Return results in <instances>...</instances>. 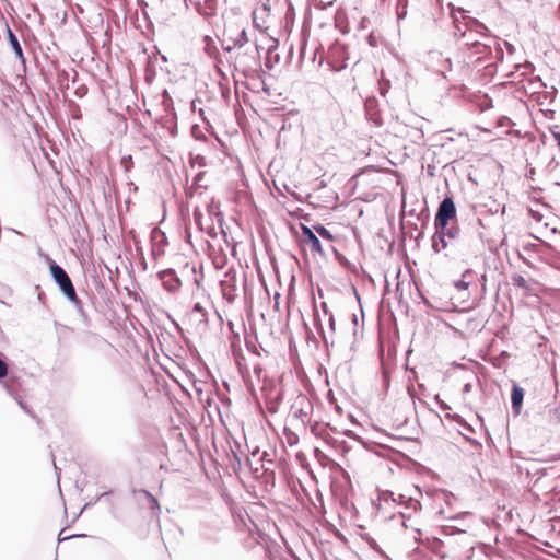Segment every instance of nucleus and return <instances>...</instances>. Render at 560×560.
<instances>
[{"label": "nucleus", "mask_w": 560, "mask_h": 560, "mask_svg": "<svg viewBox=\"0 0 560 560\" xmlns=\"http://www.w3.org/2000/svg\"><path fill=\"white\" fill-rule=\"evenodd\" d=\"M65 529H62L60 533H59V536H58V540L59 541H65V540H68L70 538H73V537H79V535H71V536H65L62 535Z\"/></svg>", "instance_id": "2f4dec72"}, {"label": "nucleus", "mask_w": 560, "mask_h": 560, "mask_svg": "<svg viewBox=\"0 0 560 560\" xmlns=\"http://www.w3.org/2000/svg\"><path fill=\"white\" fill-rule=\"evenodd\" d=\"M209 213L210 215H213L217 220V222L219 223L220 228H221V232L225 234L224 230H223V214L220 212V211H214L212 208L209 210Z\"/></svg>", "instance_id": "412c9836"}, {"label": "nucleus", "mask_w": 560, "mask_h": 560, "mask_svg": "<svg viewBox=\"0 0 560 560\" xmlns=\"http://www.w3.org/2000/svg\"><path fill=\"white\" fill-rule=\"evenodd\" d=\"M455 285H456V288H458V289H460V290H462V289H466L468 284H467L465 281L459 280V281H457V282L455 283Z\"/></svg>", "instance_id": "72a5a7b5"}, {"label": "nucleus", "mask_w": 560, "mask_h": 560, "mask_svg": "<svg viewBox=\"0 0 560 560\" xmlns=\"http://www.w3.org/2000/svg\"><path fill=\"white\" fill-rule=\"evenodd\" d=\"M398 514L401 518V525L404 527H408L407 521H412V516H416L418 512H413L412 510H405L404 508H400L398 511Z\"/></svg>", "instance_id": "a211bd4d"}, {"label": "nucleus", "mask_w": 560, "mask_h": 560, "mask_svg": "<svg viewBox=\"0 0 560 560\" xmlns=\"http://www.w3.org/2000/svg\"><path fill=\"white\" fill-rule=\"evenodd\" d=\"M322 308L325 313V315H329V314H332L331 312L328 311V307H327V304L325 302L322 303Z\"/></svg>", "instance_id": "c9c22d12"}, {"label": "nucleus", "mask_w": 560, "mask_h": 560, "mask_svg": "<svg viewBox=\"0 0 560 560\" xmlns=\"http://www.w3.org/2000/svg\"><path fill=\"white\" fill-rule=\"evenodd\" d=\"M489 107V104L487 102L479 105L480 112H485Z\"/></svg>", "instance_id": "58836bf2"}, {"label": "nucleus", "mask_w": 560, "mask_h": 560, "mask_svg": "<svg viewBox=\"0 0 560 560\" xmlns=\"http://www.w3.org/2000/svg\"><path fill=\"white\" fill-rule=\"evenodd\" d=\"M8 39L11 48L13 49L15 57L22 61V63H25V58L23 54L22 46L16 37V35L11 31V28H8Z\"/></svg>", "instance_id": "9b49d317"}, {"label": "nucleus", "mask_w": 560, "mask_h": 560, "mask_svg": "<svg viewBox=\"0 0 560 560\" xmlns=\"http://www.w3.org/2000/svg\"><path fill=\"white\" fill-rule=\"evenodd\" d=\"M556 411H557V412H560V409H557Z\"/></svg>", "instance_id": "de8ad7c7"}, {"label": "nucleus", "mask_w": 560, "mask_h": 560, "mask_svg": "<svg viewBox=\"0 0 560 560\" xmlns=\"http://www.w3.org/2000/svg\"><path fill=\"white\" fill-rule=\"evenodd\" d=\"M524 397V389L520 387L518 385L514 384L512 388V395H511V401L512 407L516 413L520 412V409L522 407V401Z\"/></svg>", "instance_id": "f8f14e48"}, {"label": "nucleus", "mask_w": 560, "mask_h": 560, "mask_svg": "<svg viewBox=\"0 0 560 560\" xmlns=\"http://www.w3.org/2000/svg\"><path fill=\"white\" fill-rule=\"evenodd\" d=\"M253 371H254V374L256 375V377L258 380H260L261 373L264 372L262 366L260 364H256V365H254Z\"/></svg>", "instance_id": "cd10ccee"}, {"label": "nucleus", "mask_w": 560, "mask_h": 560, "mask_svg": "<svg viewBox=\"0 0 560 560\" xmlns=\"http://www.w3.org/2000/svg\"><path fill=\"white\" fill-rule=\"evenodd\" d=\"M121 165L124 166L126 172H129L133 165L131 155L124 156L121 159Z\"/></svg>", "instance_id": "5701e85b"}, {"label": "nucleus", "mask_w": 560, "mask_h": 560, "mask_svg": "<svg viewBox=\"0 0 560 560\" xmlns=\"http://www.w3.org/2000/svg\"><path fill=\"white\" fill-rule=\"evenodd\" d=\"M49 269L54 281L59 287L63 295L72 303L77 312L82 317L86 318V313L83 308V303L78 298L72 280L70 279L66 270L61 266H59L55 260H50Z\"/></svg>", "instance_id": "7ed1b4c3"}, {"label": "nucleus", "mask_w": 560, "mask_h": 560, "mask_svg": "<svg viewBox=\"0 0 560 560\" xmlns=\"http://www.w3.org/2000/svg\"><path fill=\"white\" fill-rule=\"evenodd\" d=\"M301 230H302L301 243L304 245H308L313 253H318V254L323 255L324 252H323L320 241H319L318 236L315 234V232L313 231V229H311L304 224H301Z\"/></svg>", "instance_id": "0eeeda50"}, {"label": "nucleus", "mask_w": 560, "mask_h": 560, "mask_svg": "<svg viewBox=\"0 0 560 560\" xmlns=\"http://www.w3.org/2000/svg\"><path fill=\"white\" fill-rule=\"evenodd\" d=\"M202 218H203V215L201 214V212L196 209L194 211V220H195L196 224L199 226L200 230H203Z\"/></svg>", "instance_id": "393cba45"}, {"label": "nucleus", "mask_w": 560, "mask_h": 560, "mask_svg": "<svg viewBox=\"0 0 560 560\" xmlns=\"http://www.w3.org/2000/svg\"><path fill=\"white\" fill-rule=\"evenodd\" d=\"M9 373L7 362L0 357V380L4 378Z\"/></svg>", "instance_id": "b1692460"}, {"label": "nucleus", "mask_w": 560, "mask_h": 560, "mask_svg": "<svg viewBox=\"0 0 560 560\" xmlns=\"http://www.w3.org/2000/svg\"><path fill=\"white\" fill-rule=\"evenodd\" d=\"M224 298H225L228 301H230V302H232V301L234 300V296H233L232 292H229V293H228V292H224Z\"/></svg>", "instance_id": "e433bc0d"}, {"label": "nucleus", "mask_w": 560, "mask_h": 560, "mask_svg": "<svg viewBox=\"0 0 560 560\" xmlns=\"http://www.w3.org/2000/svg\"><path fill=\"white\" fill-rule=\"evenodd\" d=\"M393 504L404 508L405 510H412L413 512H419L421 510V503L418 500L401 493L396 494Z\"/></svg>", "instance_id": "9d476101"}, {"label": "nucleus", "mask_w": 560, "mask_h": 560, "mask_svg": "<svg viewBox=\"0 0 560 560\" xmlns=\"http://www.w3.org/2000/svg\"><path fill=\"white\" fill-rule=\"evenodd\" d=\"M494 45H495V58L498 60H500L501 62L503 61V58H504L503 47L506 49L509 56H511L514 51V47L511 44H509L506 40L498 39V40H495Z\"/></svg>", "instance_id": "4468645a"}, {"label": "nucleus", "mask_w": 560, "mask_h": 560, "mask_svg": "<svg viewBox=\"0 0 560 560\" xmlns=\"http://www.w3.org/2000/svg\"><path fill=\"white\" fill-rule=\"evenodd\" d=\"M395 498H396V493L388 491V490L382 491L378 495L380 501L387 503V504L393 503L395 501Z\"/></svg>", "instance_id": "6ab92c4d"}, {"label": "nucleus", "mask_w": 560, "mask_h": 560, "mask_svg": "<svg viewBox=\"0 0 560 560\" xmlns=\"http://www.w3.org/2000/svg\"><path fill=\"white\" fill-rule=\"evenodd\" d=\"M514 284L521 288H527L526 280L522 276H515L513 278Z\"/></svg>", "instance_id": "a878e982"}, {"label": "nucleus", "mask_w": 560, "mask_h": 560, "mask_svg": "<svg viewBox=\"0 0 560 560\" xmlns=\"http://www.w3.org/2000/svg\"><path fill=\"white\" fill-rule=\"evenodd\" d=\"M345 68H346V65H342V66H340V67H331V70H332V71H340V70H342V69H345Z\"/></svg>", "instance_id": "a19ab883"}, {"label": "nucleus", "mask_w": 560, "mask_h": 560, "mask_svg": "<svg viewBox=\"0 0 560 560\" xmlns=\"http://www.w3.org/2000/svg\"><path fill=\"white\" fill-rule=\"evenodd\" d=\"M551 136L560 149V131L551 130Z\"/></svg>", "instance_id": "c756f323"}, {"label": "nucleus", "mask_w": 560, "mask_h": 560, "mask_svg": "<svg viewBox=\"0 0 560 560\" xmlns=\"http://www.w3.org/2000/svg\"><path fill=\"white\" fill-rule=\"evenodd\" d=\"M456 218V207L451 197H445L439 205L438 212L434 218V223L441 228Z\"/></svg>", "instance_id": "39448f33"}, {"label": "nucleus", "mask_w": 560, "mask_h": 560, "mask_svg": "<svg viewBox=\"0 0 560 560\" xmlns=\"http://www.w3.org/2000/svg\"><path fill=\"white\" fill-rule=\"evenodd\" d=\"M312 229L315 232V234L317 236L322 237L323 240H326V241H329V242L334 241V235L324 225L315 224Z\"/></svg>", "instance_id": "dca6fc26"}, {"label": "nucleus", "mask_w": 560, "mask_h": 560, "mask_svg": "<svg viewBox=\"0 0 560 560\" xmlns=\"http://www.w3.org/2000/svg\"><path fill=\"white\" fill-rule=\"evenodd\" d=\"M153 235V238H158V236H161V243L162 244H165L166 243V236L163 232H161L160 230L155 229L152 233Z\"/></svg>", "instance_id": "bb28decb"}, {"label": "nucleus", "mask_w": 560, "mask_h": 560, "mask_svg": "<svg viewBox=\"0 0 560 560\" xmlns=\"http://www.w3.org/2000/svg\"><path fill=\"white\" fill-rule=\"evenodd\" d=\"M435 400L440 404L441 408H443V409H445V410H446V409H450V407H448L445 402H443V401H441V400L439 399V396H435Z\"/></svg>", "instance_id": "f704fd0d"}, {"label": "nucleus", "mask_w": 560, "mask_h": 560, "mask_svg": "<svg viewBox=\"0 0 560 560\" xmlns=\"http://www.w3.org/2000/svg\"><path fill=\"white\" fill-rule=\"evenodd\" d=\"M328 326H329V329L331 332L335 331V318H334V314H329L328 315Z\"/></svg>", "instance_id": "c85d7f7f"}, {"label": "nucleus", "mask_w": 560, "mask_h": 560, "mask_svg": "<svg viewBox=\"0 0 560 560\" xmlns=\"http://www.w3.org/2000/svg\"><path fill=\"white\" fill-rule=\"evenodd\" d=\"M158 277L162 281L163 288L170 293L177 292L182 285L180 279L172 268L159 271Z\"/></svg>", "instance_id": "423d86ee"}, {"label": "nucleus", "mask_w": 560, "mask_h": 560, "mask_svg": "<svg viewBox=\"0 0 560 560\" xmlns=\"http://www.w3.org/2000/svg\"><path fill=\"white\" fill-rule=\"evenodd\" d=\"M494 129L495 138H492V143L497 153L506 158L513 156L525 132L516 128V122L508 116L499 117Z\"/></svg>", "instance_id": "f03ea898"}, {"label": "nucleus", "mask_w": 560, "mask_h": 560, "mask_svg": "<svg viewBox=\"0 0 560 560\" xmlns=\"http://www.w3.org/2000/svg\"><path fill=\"white\" fill-rule=\"evenodd\" d=\"M434 235L432 236V249L440 253L451 245L459 236V228L455 224L447 222L442 228L440 224L434 223Z\"/></svg>", "instance_id": "20e7f679"}, {"label": "nucleus", "mask_w": 560, "mask_h": 560, "mask_svg": "<svg viewBox=\"0 0 560 560\" xmlns=\"http://www.w3.org/2000/svg\"><path fill=\"white\" fill-rule=\"evenodd\" d=\"M279 43L275 38L269 39V45L266 49L265 66L271 70L280 62V55L278 52Z\"/></svg>", "instance_id": "1a4fd4ad"}, {"label": "nucleus", "mask_w": 560, "mask_h": 560, "mask_svg": "<svg viewBox=\"0 0 560 560\" xmlns=\"http://www.w3.org/2000/svg\"><path fill=\"white\" fill-rule=\"evenodd\" d=\"M318 330H319V334L322 335L323 340H324L325 342H327V339H326V336H325V334H324L323 329L318 327Z\"/></svg>", "instance_id": "79ce46f5"}, {"label": "nucleus", "mask_w": 560, "mask_h": 560, "mask_svg": "<svg viewBox=\"0 0 560 560\" xmlns=\"http://www.w3.org/2000/svg\"><path fill=\"white\" fill-rule=\"evenodd\" d=\"M475 214H476V222L477 224L485 229L488 223V210L486 209V205H475L474 206Z\"/></svg>", "instance_id": "ddd939ff"}, {"label": "nucleus", "mask_w": 560, "mask_h": 560, "mask_svg": "<svg viewBox=\"0 0 560 560\" xmlns=\"http://www.w3.org/2000/svg\"><path fill=\"white\" fill-rule=\"evenodd\" d=\"M139 494L145 498L149 508L153 511L154 514L158 515L160 513V505L158 499L151 492L144 489L140 490Z\"/></svg>", "instance_id": "2eb2a0df"}, {"label": "nucleus", "mask_w": 560, "mask_h": 560, "mask_svg": "<svg viewBox=\"0 0 560 560\" xmlns=\"http://www.w3.org/2000/svg\"><path fill=\"white\" fill-rule=\"evenodd\" d=\"M371 547L377 552H382L381 549L376 546V544H371Z\"/></svg>", "instance_id": "c03bdc74"}, {"label": "nucleus", "mask_w": 560, "mask_h": 560, "mask_svg": "<svg viewBox=\"0 0 560 560\" xmlns=\"http://www.w3.org/2000/svg\"><path fill=\"white\" fill-rule=\"evenodd\" d=\"M407 524H408L407 528H410L415 533L413 539L416 541H418L421 537V529L419 528L420 522H419L418 517L412 516V521H407Z\"/></svg>", "instance_id": "f3484780"}, {"label": "nucleus", "mask_w": 560, "mask_h": 560, "mask_svg": "<svg viewBox=\"0 0 560 560\" xmlns=\"http://www.w3.org/2000/svg\"><path fill=\"white\" fill-rule=\"evenodd\" d=\"M224 51L245 48L243 55L238 56L240 63L248 69L258 65L260 50L264 49L256 40L250 43L246 27L241 23H230L225 26L222 38Z\"/></svg>", "instance_id": "f257e3e1"}, {"label": "nucleus", "mask_w": 560, "mask_h": 560, "mask_svg": "<svg viewBox=\"0 0 560 560\" xmlns=\"http://www.w3.org/2000/svg\"><path fill=\"white\" fill-rule=\"evenodd\" d=\"M188 319L194 323L197 327L207 326L208 324V311L197 302L194 304L191 311L188 313Z\"/></svg>", "instance_id": "6e6552de"}, {"label": "nucleus", "mask_w": 560, "mask_h": 560, "mask_svg": "<svg viewBox=\"0 0 560 560\" xmlns=\"http://www.w3.org/2000/svg\"><path fill=\"white\" fill-rule=\"evenodd\" d=\"M207 234L212 237V238H215L217 237V231H215V228L213 225L211 226H208L207 228Z\"/></svg>", "instance_id": "7c9ffc66"}, {"label": "nucleus", "mask_w": 560, "mask_h": 560, "mask_svg": "<svg viewBox=\"0 0 560 560\" xmlns=\"http://www.w3.org/2000/svg\"><path fill=\"white\" fill-rule=\"evenodd\" d=\"M65 529H62L60 533H59V536H58V540L59 541H65V540H68L70 538H73V537H79V535H71V536H65L62 535Z\"/></svg>", "instance_id": "473e14b6"}, {"label": "nucleus", "mask_w": 560, "mask_h": 560, "mask_svg": "<svg viewBox=\"0 0 560 560\" xmlns=\"http://www.w3.org/2000/svg\"><path fill=\"white\" fill-rule=\"evenodd\" d=\"M270 8L269 5L267 4H264L260 9H256L254 12H253V22L256 26H258V23H257V20H258V15L261 14H268Z\"/></svg>", "instance_id": "aec40b11"}, {"label": "nucleus", "mask_w": 560, "mask_h": 560, "mask_svg": "<svg viewBox=\"0 0 560 560\" xmlns=\"http://www.w3.org/2000/svg\"><path fill=\"white\" fill-rule=\"evenodd\" d=\"M479 46H481V44L479 42L472 43V47H475L476 49H478ZM477 52H479V50H477Z\"/></svg>", "instance_id": "37998d69"}, {"label": "nucleus", "mask_w": 560, "mask_h": 560, "mask_svg": "<svg viewBox=\"0 0 560 560\" xmlns=\"http://www.w3.org/2000/svg\"><path fill=\"white\" fill-rule=\"evenodd\" d=\"M486 283H487V276L486 275H482L481 276V285H482V290L486 289Z\"/></svg>", "instance_id": "4c0bfd02"}, {"label": "nucleus", "mask_w": 560, "mask_h": 560, "mask_svg": "<svg viewBox=\"0 0 560 560\" xmlns=\"http://www.w3.org/2000/svg\"><path fill=\"white\" fill-rule=\"evenodd\" d=\"M197 160H198V164L199 165H205V158L203 156L198 155Z\"/></svg>", "instance_id": "ea45409f"}, {"label": "nucleus", "mask_w": 560, "mask_h": 560, "mask_svg": "<svg viewBox=\"0 0 560 560\" xmlns=\"http://www.w3.org/2000/svg\"><path fill=\"white\" fill-rule=\"evenodd\" d=\"M205 175H206V173H205V172H198V173L195 175V177H194L192 186L198 187V188H206V187L202 185V180H203Z\"/></svg>", "instance_id": "4be33fe9"}, {"label": "nucleus", "mask_w": 560, "mask_h": 560, "mask_svg": "<svg viewBox=\"0 0 560 560\" xmlns=\"http://www.w3.org/2000/svg\"><path fill=\"white\" fill-rule=\"evenodd\" d=\"M465 390H469V385H465Z\"/></svg>", "instance_id": "49530a36"}, {"label": "nucleus", "mask_w": 560, "mask_h": 560, "mask_svg": "<svg viewBox=\"0 0 560 560\" xmlns=\"http://www.w3.org/2000/svg\"><path fill=\"white\" fill-rule=\"evenodd\" d=\"M478 235L483 241V236H485L483 232L482 231H478Z\"/></svg>", "instance_id": "a18cd8bd"}]
</instances>
